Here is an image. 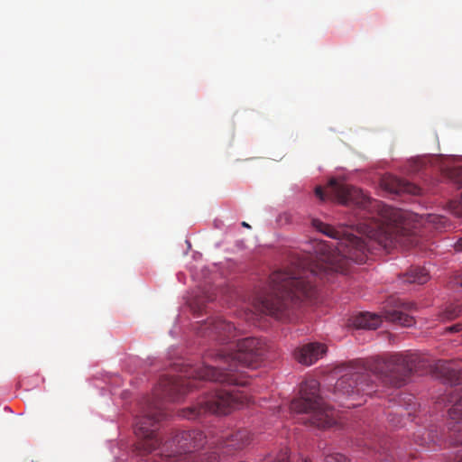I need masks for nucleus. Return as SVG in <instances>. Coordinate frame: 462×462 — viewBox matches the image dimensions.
Here are the masks:
<instances>
[{"label":"nucleus","instance_id":"obj_1","mask_svg":"<svg viewBox=\"0 0 462 462\" xmlns=\"http://www.w3.org/2000/svg\"><path fill=\"white\" fill-rule=\"evenodd\" d=\"M312 226L336 242L328 244L312 239L305 245L300 255L274 271L270 275L267 291L257 300L256 307L261 312L277 319H284L300 302L316 297L317 278L329 282L331 273L346 274L352 263L365 262L370 250L367 241L319 219H314Z\"/></svg>","mask_w":462,"mask_h":462},{"label":"nucleus","instance_id":"obj_2","mask_svg":"<svg viewBox=\"0 0 462 462\" xmlns=\"http://www.w3.org/2000/svg\"><path fill=\"white\" fill-rule=\"evenodd\" d=\"M266 351L265 343L254 337H245L236 343V350L226 348L210 350L206 358L217 365L189 366L183 376L162 379V395L170 401H179L189 389L197 386L198 380L226 383L228 385H245L244 368H256Z\"/></svg>","mask_w":462,"mask_h":462},{"label":"nucleus","instance_id":"obj_3","mask_svg":"<svg viewBox=\"0 0 462 462\" xmlns=\"http://www.w3.org/2000/svg\"><path fill=\"white\" fill-rule=\"evenodd\" d=\"M162 404L157 400H148L136 417L134 433L142 438L135 448L136 462H171V457L185 455L187 462H219L217 451L196 453L208 445L213 449V436L208 437L200 430L177 431L171 439L162 444L155 435L156 424L165 418Z\"/></svg>","mask_w":462,"mask_h":462},{"label":"nucleus","instance_id":"obj_4","mask_svg":"<svg viewBox=\"0 0 462 462\" xmlns=\"http://www.w3.org/2000/svg\"><path fill=\"white\" fill-rule=\"evenodd\" d=\"M316 196L325 200L334 199L342 205H353L365 211L364 218L356 225V231L384 249L395 245L413 243V237L403 226L405 213L399 208L372 199L363 191L343 180L330 179L326 189L318 186Z\"/></svg>","mask_w":462,"mask_h":462},{"label":"nucleus","instance_id":"obj_5","mask_svg":"<svg viewBox=\"0 0 462 462\" xmlns=\"http://www.w3.org/2000/svg\"><path fill=\"white\" fill-rule=\"evenodd\" d=\"M419 355L415 353H394L385 356L357 359L336 368L340 377L335 383L334 395L337 402L344 399L357 401L359 397L374 392L376 377L384 384L401 387L406 383L413 371L422 366Z\"/></svg>","mask_w":462,"mask_h":462},{"label":"nucleus","instance_id":"obj_6","mask_svg":"<svg viewBox=\"0 0 462 462\" xmlns=\"http://www.w3.org/2000/svg\"><path fill=\"white\" fill-rule=\"evenodd\" d=\"M290 409L301 417L303 424L318 429H328L337 423V412L326 405L319 394V383L307 379L300 384V397L291 401Z\"/></svg>","mask_w":462,"mask_h":462},{"label":"nucleus","instance_id":"obj_7","mask_svg":"<svg viewBox=\"0 0 462 462\" xmlns=\"http://www.w3.org/2000/svg\"><path fill=\"white\" fill-rule=\"evenodd\" d=\"M248 401V397L243 392L221 388L205 397L197 405L182 410L180 416L188 420H195L205 413L225 415Z\"/></svg>","mask_w":462,"mask_h":462},{"label":"nucleus","instance_id":"obj_8","mask_svg":"<svg viewBox=\"0 0 462 462\" xmlns=\"http://www.w3.org/2000/svg\"><path fill=\"white\" fill-rule=\"evenodd\" d=\"M197 329L201 337H208L219 345H226L237 336L236 326L221 317L208 319Z\"/></svg>","mask_w":462,"mask_h":462},{"label":"nucleus","instance_id":"obj_9","mask_svg":"<svg viewBox=\"0 0 462 462\" xmlns=\"http://www.w3.org/2000/svg\"><path fill=\"white\" fill-rule=\"evenodd\" d=\"M417 310L414 302L404 301L399 298H390L387 300L383 317L386 320L403 326L411 327L415 323L414 318L408 312Z\"/></svg>","mask_w":462,"mask_h":462},{"label":"nucleus","instance_id":"obj_10","mask_svg":"<svg viewBox=\"0 0 462 462\" xmlns=\"http://www.w3.org/2000/svg\"><path fill=\"white\" fill-rule=\"evenodd\" d=\"M251 441V434L245 429L238 430L233 433L222 435L220 437L213 436V451H217V454L230 455L235 451L243 449ZM220 457V455H218ZM219 462H222L219 459Z\"/></svg>","mask_w":462,"mask_h":462},{"label":"nucleus","instance_id":"obj_11","mask_svg":"<svg viewBox=\"0 0 462 462\" xmlns=\"http://www.w3.org/2000/svg\"><path fill=\"white\" fill-rule=\"evenodd\" d=\"M327 353V346L320 343H309L294 351L295 359L301 365H311Z\"/></svg>","mask_w":462,"mask_h":462},{"label":"nucleus","instance_id":"obj_12","mask_svg":"<svg viewBox=\"0 0 462 462\" xmlns=\"http://www.w3.org/2000/svg\"><path fill=\"white\" fill-rule=\"evenodd\" d=\"M381 186L393 194L408 193L419 195L420 193V188L419 186L393 175L384 176L381 180Z\"/></svg>","mask_w":462,"mask_h":462},{"label":"nucleus","instance_id":"obj_13","mask_svg":"<svg viewBox=\"0 0 462 462\" xmlns=\"http://www.w3.org/2000/svg\"><path fill=\"white\" fill-rule=\"evenodd\" d=\"M449 417L452 420H462V396L449 409ZM450 444H462V427L457 423L450 428Z\"/></svg>","mask_w":462,"mask_h":462},{"label":"nucleus","instance_id":"obj_14","mask_svg":"<svg viewBox=\"0 0 462 462\" xmlns=\"http://www.w3.org/2000/svg\"><path fill=\"white\" fill-rule=\"evenodd\" d=\"M381 323L382 316L371 312L360 313L353 319V325L357 328L375 329Z\"/></svg>","mask_w":462,"mask_h":462},{"label":"nucleus","instance_id":"obj_15","mask_svg":"<svg viewBox=\"0 0 462 462\" xmlns=\"http://www.w3.org/2000/svg\"><path fill=\"white\" fill-rule=\"evenodd\" d=\"M430 279L429 272L420 266H412L403 275V282L408 283L424 284Z\"/></svg>","mask_w":462,"mask_h":462},{"label":"nucleus","instance_id":"obj_16","mask_svg":"<svg viewBox=\"0 0 462 462\" xmlns=\"http://www.w3.org/2000/svg\"><path fill=\"white\" fill-rule=\"evenodd\" d=\"M462 315V305L449 304L439 314L440 321H449Z\"/></svg>","mask_w":462,"mask_h":462},{"label":"nucleus","instance_id":"obj_17","mask_svg":"<svg viewBox=\"0 0 462 462\" xmlns=\"http://www.w3.org/2000/svg\"><path fill=\"white\" fill-rule=\"evenodd\" d=\"M414 441L422 447L430 446L436 442V436L431 430L423 429L414 435Z\"/></svg>","mask_w":462,"mask_h":462},{"label":"nucleus","instance_id":"obj_18","mask_svg":"<svg viewBox=\"0 0 462 462\" xmlns=\"http://www.w3.org/2000/svg\"><path fill=\"white\" fill-rule=\"evenodd\" d=\"M445 221V217L439 215L429 214L425 216V223L432 225L436 228H439L440 226H442Z\"/></svg>","mask_w":462,"mask_h":462},{"label":"nucleus","instance_id":"obj_19","mask_svg":"<svg viewBox=\"0 0 462 462\" xmlns=\"http://www.w3.org/2000/svg\"><path fill=\"white\" fill-rule=\"evenodd\" d=\"M302 462H310V461L304 459ZM324 462H349V461L344 455H342L340 453H335V454L328 455L325 457Z\"/></svg>","mask_w":462,"mask_h":462},{"label":"nucleus","instance_id":"obj_20","mask_svg":"<svg viewBox=\"0 0 462 462\" xmlns=\"http://www.w3.org/2000/svg\"><path fill=\"white\" fill-rule=\"evenodd\" d=\"M263 462H288V457H287L286 453H283V454L280 455V457H277L276 459H272V458L268 457V458H264Z\"/></svg>","mask_w":462,"mask_h":462},{"label":"nucleus","instance_id":"obj_21","mask_svg":"<svg viewBox=\"0 0 462 462\" xmlns=\"http://www.w3.org/2000/svg\"><path fill=\"white\" fill-rule=\"evenodd\" d=\"M462 330V323H457L450 327L446 328V331L451 332V333H457Z\"/></svg>","mask_w":462,"mask_h":462},{"label":"nucleus","instance_id":"obj_22","mask_svg":"<svg viewBox=\"0 0 462 462\" xmlns=\"http://www.w3.org/2000/svg\"><path fill=\"white\" fill-rule=\"evenodd\" d=\"M455 177L457 179V181L462 184V166H459L455 169Z\"/></svg>","mask_w":462,"mask_h":462},{"label":"nucleus","instance_id":"obj_23","mask_svg":"<svg viewBox=\"0 0 462 462\" xmlns=\"http://www.w3.org/2000/svg\"><path fill=\"white\" fill-rule=\"evenodd\" d=\"M454 246L456 251L462 252V238L458 239Z\"/></svg>","mask_w":462,"mask_h":462},{"label":"nucleus","instance_id":"obj_24","mask_svg":"<svg viewBox=\"0 0 462 462\" xmlns=\"http://www.w3.org/2000/svg\"><path fill=\"white\" fill-rule=\"evenodd\" d=\"M360 404H361V402H351V403L343 404V405L346 406V408H351V407H355V406H357Z\"/></svg>","mask_w":462,"mask_h":462},{"label":"nucleus","instance_id":"obj_25","mask_svg":"<svg viewBox=\"0 0 462 462\" xmlns=\"http://www.w3.org/2000/svg\"><path fill=\"white\" fill-rule=\"evenodd\" d=\"M242 226L247 228H250L251 226L246 222H242Z\"/></svg>","mask_w":462,"mask_h":462},{"label":"nucleus","instance_id":"obj_26","mask_svg":"<svg viewBox=\"0 0 462 462\" xmlns=\"http://www.w3.org/2000/svg\"><path fill=\"white\" fill-rule=\"evenodd\" d=\"M459 282H460V285H461V287H462V274L460 275Z\"/></svg>","mask_w":462,"mask_h":462},{"label":"nucleus","instance_id":"obj_27","mask_svg":"<svg viewBox=\"0 0 462 462\" xmlns=\"http://www.w3.org/2000/svg\"><path fill=\"white\" fill-rule=\"evenodd\" d=\"M457 462H462V457H460V459Z\"/></svg>","mask_w":462,"mask_h":462}]
</instances>
